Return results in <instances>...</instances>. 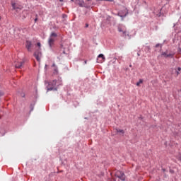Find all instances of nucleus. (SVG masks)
Returning a JSON list of instances; mask_svg holds the SVG:
<instances>
[{
    "label": "nucleus",
    "instance_id": "1",
    "mask_svg": "<svg viewBox=\"0 0 181 181\" xmlns=\"http://www.w3.org/2000/svg\"><path fill=\"white\" fill-rule=\"evenodd\" d=\"M57 37V34L56 33H52L49 38L48 39V44L50 48L52 47V46L54 45V41H55V38Z\"/></svg>",
    "mask_w": 181,
    "mask_h": 181
},
{
    "label": "nucleus",
    "instance_id": "2",
    "mask_svg": "<svg viewBox=\"0 0 181 181\" xmlns=\"http://www.w3.org/2000/svg\"><path fill=\"white\" fill-rule=\"evenodd\" d=\"M174 55H175V53L169 50H166L162 52V56H163L165 58H168V57L173 58Z\"/></svg>",
    "mask_w": 181,
    "mask_h": 181
},
{
    "label": "nucleus",
    "instance_id": "3",
    "mask_svg": "<svg viewBox=\"0 0 181 181\" xmlns=\"http://www.w3.org/2000/svg\"><path fill=\"white\" fill-rule=\"evenodd\" d=\"M118 32L122 33L124 37L127 36V35L128 34L126 28L121 25L118 26Z\"/></svg>",
    "mask_w": 181,
    "mask_h": 181
},
{
    "label": "nucleus",
    "instance_id": "4",
    "mask_svg": "<svg viewBox=\"0 0 181 181\" xmlns=\"http://www.w3.org/2000/svg\"><path fill=\"white\" fill-rule=\"evenodd\" d=\"M57 84V81H52V82L49 83V86L50 88H49L48 90H57V88H55Z\"/></svg>",
    "mask_w": 181,
    "mask_h": 181
},
{
    "label": "nucleus",
    "instance_id": "5",
    "mask_svg": "<svg viewBox=\"0 0 181 181\" xmlns=\"http://www.w3.org/2000/svg\"><path fill=\"white\" fill-rule=\"evenodd\" d=\"M115 175L120 179L122 181H124L125 180V175L124 174L121 172V171H117L115 173Z\"/></svg>",
    "mask_w": 181,
    "mask_h": 181
},
{
    "label": "nucleus",
    "instance_id": "6",
    "mask_svg": "<svg viewBox=\"0 0 181 181\" xmlns=\"http://www.w3.org/2000/svg\"><path fill=\"white\" fill-rule=\"evenodd\" d=\"M34 57L36 58L37 61L38 62H40V59L42 57L41 52H40L39 50L35 51V53H34Z\"/></svg>",
    "mask_w": 181,
    "mask_h": 181
},
{
    "label": "nucleus",
    "instance_id": "7",
    "mask_svg": "<svg viewBox=\"0 0 181 181\" xmlns=\"http://www.w3.org/2000/svg\"><path fill=\"white\" fill-rule=\"evenodd\" d=\"M97 60H98V63H100V64L103 63L105 60V58L103 54H100L98 57Z\"/></svg>",
    "mask_w": 181,
    "mask_h": 181
},
{
    "label": "nucleus",
    "instance_id": "8",
    "mask_svg": "<svg viewBox=\"0 0 181 181\" xmlns=\"http://www.w3.org/2000/svg\"><path fill=\"white\" fill-rule=\"evenodd\" d=\"M11 6L13 7V10H16V9H22V7H21V5L12 1L11 2Z\"/></svg>",
    "mask_w": 181,
    "mask_h": 181
},
{
    "label": "nucleus",
    "instance_id": "9",
    "mask_svg": "<svg viewBox=\"0 0 181 181\" xmlns=\"http://www.w3.org/2000/svg\"><path fill=\"white\" fill-rule=\"evenodd\" d=\"M25 47H26L28 52H32V42L27 41Z\"/></svg>",
    "mask_w": 181,
    "mask_h": 181
},
{
    "label": "nucleus",
    "instance_id": "10",
    "mask_svg": "<svg viewBox=\"0 0 181 181\" xmlns=\"http://www.w3.org/2000/svg\"><path fill=\"white\" fill-rule=\"evenodd\" d=\"M23 64H25V62H23V61H21L19 62L16 63V69H22Z\"/></svg>",
    "mask_w": 181,
    "mask_h": 181
},
{
    "label": "nucleus",
    "instance_id": "11",
    "mask_svg": "<svg viewBox=\"0 0 181 181\" xmlns=\"http://www.w3.org/2000/svg\"><path fill=\"white\" fill-rule=\"evenodd\" d=\"M52 67H54V74H57L58 69H57V67L55 66L54 63L52 64Z\"/></svg>",
    "mask_w": 181,
    "mask_h": 181
},
{
    "label": "nucleus",
    "instance_id": "12",
    "mask_svg": "<svg viewBox=\"0 0 181 181\" xmlns=\"http://www.w3.org/2000/svg\"><path fill=\"white\" fill-rule=\"evenodd\" d=\"M76 1L78 2L79 6H83V1H82L81 0H76Z\"/></svg>",
    "mask_w": 181,
    "mask_h": 181
},
{
    "label": "nucleus",
    "instance_id": "13",
    "mask_svg": "<svg viewBox=\"0 0 181 181\" xmlns=\"http://www.w3.org/2000/svg\"><path fill=\"white\" fill-rule=\"evenodd\" d=\"M117 132L118 133H121V134H124V131L122 130V129H117Z\"/></svg>",
    "mask_w": 181,
    "mask_h": 181
},
{
    "label": "nucleus",
    "instance_id": "14",
    "mask_svg": "<svg viewBox=\"0 0 181 181\" xmlns=\"http://www.w3.org/2000/svg\"><path fill=\"white\" fill-rule=\"evenodd\" d=\"M142 83H143L142 79H140L139 82H137L136 86H140V84H141Z\"/></svg>",
    "mask_w": 181,
    "mask_h": 181
},
{
    "label": "nucleus",
    "instance_id": "15",
    "mask_svg": "<svg viewBox=\"0 0 181 181\" xmlns=\"http://www.w3.org/2000/svg\"><path fill=\"white\" fill-rule=\"evenodd\" d=\"M180 71H181V67H178V68H177V75L180 74Z\"/></svg>",
    "mask_w": 181,
    "mask_h": 181
},
{
    "label": "nucleus",
    "instance_id": "16",
    "mask_svg": "<svg viewBox=\"0 0 181 181\" xmlns=\"http://www.w3.org/2000/svg\"><path fill=\"white\" fill-rule=\"evenodd\" d=\"M177 158L178 159V160H180L181 162V153H179Z\"/></svg>",
    "mask_w": 181,
    "mask_h": 181
},
{
    "label": "nucleus",
    "instance_id": "17",
    "mask_svg": "<svg viewBox=\"0 0 181 181\" xmlns=\"http://www.w3.org/2000/svg\"><path fill=\"white\" fill-rule=\"evenodd\" d=\"M99 1H110V2H112L114 0H99Z\"/></svg>",
    "mask_w": 181,
    "mask_h": 181
},
{
    "label": "nucleus",
    "instance_id": "18",
    "mask_svg": "<svg viewBox=\"0 0 181 181\" xmlns=\"http://www.w3.org/2000/svg\"><path fill=\"white\" fill-rule=\"evenodd\" d=\"M37 46H38L39 47H40V46H41L40 42H37Z\"/></svg>",
    "mask_w": 181,
    "mask_h": 181
},
{
    "label": "nucleus",
    "instance_id": "19",
    "mask_svg": "<svg viewBox=\"0 0 181 181\" xmlns=\"http://www.w3.org/2000/svg\"><path fill=\"white\" fill-rule=\"evenodd\" d=\"M37 22V18H35V23Z\"/></svg>",
    "mask_w": 181,
    "mask_h": 181
},
{
    "label": "nucleus",
    "instance_id": "20",
    "mask_svg": "<svg viewBox=\"0 0 181 181\" xmlns=\"http://www.w3.org/2000/svg\"><path fill=\"white\" fill-rule=\"evenodd\" d=\"M159 46H160V44H157V45H156V47H158Z\"/></svg>",
    "mask_w": 181,
    "mask_h": 181
},
{
    "label": "nucleus",
    "instance_id": "21",
    "mask_svg": "<svg viewBox=\"0 0 181 181\" xmlns=\"http://www.w3.org/2000/svg\"><path fill=\"white\" fill-rule=\"evenodd\" d=\"M86 28H88V23L86 24Z\"/></svg>",
    "mask_w": 181,
    "mask_h": 181
},
{
    "label": "nucleus",
    "instance_id": "22",
    "mask_svg": "<svg viewBox=\"0 0 181 181\" xmlns=\"http://www.w3.org/2000/svg\"><path fill=\"white\" fill-rule=\"evenodd\" d=\"M84 63H85V64H87V60H85Z\"/></svg>",
    "mask_w": 181,
    "mask_h": 181
},
{
    "label": "nucleus",
    "instance_id": "23",
    "mask_svg": "<svg viewBox=\"0 0 181 181\" xmlns=\"http://www.w3.org/2000/svg\"><path fill=\"white\" fill-rule=\"evenodd\" d=\"M170 172L171 173H174L173 170H170Z\"/></svg>",
    "mask_w": 181,
    "mask_h": 181
},
{
    "label": "nucleus",
    "instance_id": "24",
    "mask_svg": "<svg viewBox=\"0 0 181 181\" xmlns=\"http://www.w3.org/2000/svg\"><path fill=\"white\" fill-rule=\"evenodd\" d=\"M88 2H90V0H86Z\"/></svg>",
    "mask_w": 181,
    "mask_h": 181
},
{
    "label": "nucleus",
    "instance_id": "25",
    "mask_svg": "<svg viewBox=\"0 0 181 181\" xmlns=\"http://www.w3.org/2000/svg\"><path fill=\"white\" fill-rule=\"evenodd\" d=\"M59 1H60V2H62V1H63V0H59Z\"/></svg>",
    "mask_w": 181,
    "mask_h": 181
},
{
    "label": "nucleus",
    "instance_id": "26",
    "mask_svg": "<svg viewBox=\"0 0 181 181\" xmlns=\"http://www.w3.org/2000/svg\"><path fill=\"white\" fill-rule=\"evenodd\" d=\"M71 1H72V2H74V0H71Z\"/></svg>",
    "mask_w": 181,
    "mask_h": 181
},
{
    "label": "nucleus",
    "instance_id": "27",
    "mask_svg": "<svg viewBox=\"0 0 181 181\" xmlns=\"http://www.w3.org/2000/svg\"><path fill=\"white\" fill-rule=\"evenodd\" d=\"M88 4H90V2H88Z\"/></svg>",
    "mask_w": 181,
    "mask_h": 181
},
{
    "label": "nucleus",
    "instance_id": "28",
    "mask_svg": "<svg viewBox=\"0 0 181 181\" xmlns=\"http://www.w3.org/2000/svg\"><path fill=\"white\" fill-rule=\"evenodd\" d=\"M163 170L165 172V169H163Z\"/></svg>",
    "mask_w": 181,
    "mask_h": 181
}]
</instances>
